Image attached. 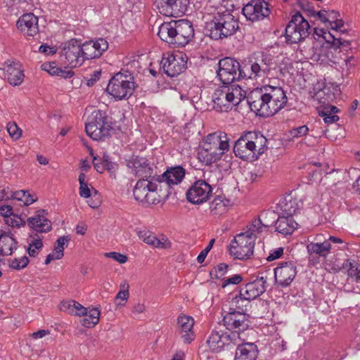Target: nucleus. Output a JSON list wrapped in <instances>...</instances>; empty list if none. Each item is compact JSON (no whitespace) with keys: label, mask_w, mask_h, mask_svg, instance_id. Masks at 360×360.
<instances>
[{"label":"nucleus","mask_w":360,"mask_h":360,"mask_svg":"<svg viewBox=\"0 0 360 360\" xmlns=\"http://www.w3.org/2000/svg\"><path fill=\"white\" fill-rule=\"evenodd\" d=\"M267 140L260 132L248 131L235 143L236 156L245 160L253 161L266 149Z\"/></svg>","instance_id":"obj_1"},{"label":"nucleus","mask_w":360,"mask_h":360,"mask_svg":"<svg viewBox=\"0 0 360 360\" xmlns=\"http://www.w3.org/2000/svg\"><path fill=\"white\" fill-rule=\"evenodd\" d=\"M239 28L238 21L229 11L217 13L206 23L205 32L212 39L218 40L233 35Z\"/></svg>","instance_id":"obj_2"},{"label":"nucleus","mask_w":360,"mask_h":360,"mask_svg":"<svg viewBox=\"0 0 360 360\" xmlns=\"http://www.w3.org/2000/svg\"><path fill=\"white\" fill-rule=\"evenodd\" d=\"M245 97V91L238 84L224 86L221 89H217L212 96L213 108L219 112H228Z\"/></svg>","instance_id":"obj_3"},{"label":"nucleus","mask_w":360,"mask_h":360,"mask_svg":"<svg viewBox=\"0 0 360 360\" xmlns=\"http://www.w3.org/2000/svg\"><path fill=\"white\" fill-rule=\"evenodd\" d=\"M229 148V144L225 134L221 136L217 133L210 134L207 136L202 148L198 152V158L210 165L219 160Z\"/></svg>","instance_id":"obj_4"},{"label":"nucleus","mask_w":360,"mask_h":360,"mask_svg":"<svg viewBox=\"0 0 360 360\" xmlns=\"http://www.w3.org/2000/svg\"><path fill=\"white\" fill-rule=\"evenodd\" d=\"M136 86L134 78L130 72H120L110 79L106 91L115 99L124 100L133 94Z\"/></svg>","instance_id":"obj_5"},{"label":"nucleus","mask_w":360,"mask_h":360,"mask_svg":"<svg viewBox=\"0 0 360 360\" xmlns=\"http://www.w3.org/2000/svg\"><path fill=\"white\" fill-rule=\"evenodd\" d=\"M87 135L93 140L100 141L110 135L112 131L110 118L105 112L94 110L85 125Z\"/></svg>","instance_id":"obj_6"},{"label":"nucleus","mask_w":360,"mask_h":360,"mask_svg":"<svg viewBox=\"0 0 360 360\" xmlns=\"http://www.w3.org/2000/svg\"><path fill=\"white\" fill-rule=\"evenodd\" d=\"M310 26L303 16L297 13L285 27V37L288 44H296L304 40L309 35Z\"/></svg>","instance_id":"obj_7"},{"label":"nucleus","mask_w":360,"mask_h":360,"mask_svg":"<svg viewBox=\"0 0 360 360\" xmlns=\"http://www.w3.org/2000/svg\"><path fill=\"white\" fill-rule=\"evenodd\" d=\"M158 186L149 179H139L134 188V198L143 205H156L161 200Z\"/></svg>","instance_id":"obj_8"},{"label":"nucleus","mask_w":360,"mask_h":360,"mask_svg":"<svg viewBox=\"0 0 360 360\" xmlns=\"http://www.w3.org/2000/svg\"><path fill=\"white\" fill-rule=\"evenodd\" d=\"M255 237L245 233L238 234L231 241L229 248L230 255L235 259L243 260L249 259L254 252Z\"/></svg>","instance_id":"obj_9"},{"label":"nucleus","mask_w":360,"mask_h":360,"mask_svg":"<svg viewBox=\"0 0 360 360\" xmlns=\"http://www.w3.org/2000/svg\"><path fill=\"white\" fill-rule=\"evenodd\" d=\"M240 63L235 58L226 57L219 60L217 77L224 85H232L233 83L241 79L239 77Z\"/></svg>","instance_id":"obj_10"},{"label":"nucleus","mask_w":360,"mask_h":360,"mask_svg":"<svg viewBox=\"0 0 360 360\" xmlns=\"http://www.w3.org/2000/svg\"><path fill=\"white\" fill-rule=\"evenodd\" d=\"M219 327L215 328L211 333L207 343L214 352H220L225 346L236 345L238 344L240 337L239 334L235 332L224 331L219 323Z\"/></svg>","instance_id":"obj_11"},{"label":"nucleus","mask_w":360,"mask_h":360,"mask_svg":"<svg viewBox=\"0 0 360 360\" xmlns=\"http://www.w3.org/2000/svg\"><path fill=\"white\" fill-rule=\"evenodd\" d=\"M61 56L64 57V63L70 68L81 66L83 63L82 44L72 39L63 44Z\"/></svg>","instance_id":"obj_12"},{"label":"nucleus","mask_w":360,"mask_h":360,"mask_svg":"<svg viewBox=\"0 0 360 360\" xmlns=\"http://www.w3.org/2000/svg\"><path fill=\"white\" fill-rule=\"evenodd\" d=\"M247 101L252 111L257 115L266 117H269L268 108V100L266 86L257 88L251 91L247 96Z\"/></svg>","instance_id":"obj_13"},{"label":"nucleus","mask_w":360,"mask_h":360,"mask_svg":"<svg viewBox=\"0 0 360 360\" xmlns=\"http://www.w3.org/2000/svg\"><path fill=\"white\" fill-rule=\"evenodd\" d=\"M187 60L181 53L178 54H163L161 62L160 69L169 77H174L186 68Z\"/></svg>","instance_id":"obj_14"},{"label":"nucleus","mask_w":360,"mask_h":360,"mask_svg":"<svg viewBox=\"0 0 360 360\" xmlns=\"http://www.w3.org/2000/svg\"><path fill=\"white\" fill-rule=\"evenodd\" d=\"M224 326L230 332L240 335L250 326V316L242 311H228L223 318Z\"/></svg>","instance_id":"obj_15"},{"label":"nucleus","mask_w":360,"mask_h":360,"mask_svg":"<svg viewBox=\"0 0 360 360\" xmlns=\"http://www.w3.org/2000/svg\"><path fill=\"white\" fill-rule=\"evenodd\" d=\"M330 37L333 38V44L330 47L322 48L319 53L314 55V60L319 62L320 64H340V61L335 54L340 53L338 49L341 46H347L349 42L347 41H342L340 39H336L335 36L330 34Z\"/></svg>","instance_id":"obj_16"},{"label":"nucleus","mask_w":360,"mask_h":360,"mask_svg":"<svg viewBox=\"0 0 360 360\" xmlns=\"http://www.w3.org/2000/svg\"><path fill=\"white\" fill-rule=\"evenodd\" d=\"M212 192L211 186L204 180L194 182L186 191L187 200L195 205L206 202Z\"/></svg>","instance_id":"obj_17"},{"label":"nucleus","mask_w":360,"mask_h":360,"mask_svg":"<svg viewBox=\"0 0 360 360\" xmlns=\"http://www.w3.org/2000/svg\"><path fill=\"white\" fill-rule=\"evenodd\" d=\"M269 116H272L283 108L288 101L283 89L280 86L266 85Z\"/></svg>","instance_id":"obj_18"},{"label":"nucleus","mask_w":360,"mask_h":360,"mask_svg":"<svg viewBox=\"0 0 360 360\" xmlns=\"http://www.w3.org/2000/svg\"><path fill=\"white\" fill-rule=\"evenodd\" d=\"M243 14L252 22L263 20L269 16V4L264 0H251L243 8Z\"/></svg>","instance_id":"obj_19"},{"label":"nucleus","mask_w":360,"mask_h":360,"mask_svg":"<svg viewBox=\"0 0 360 360\" xmlns=\"http://www.w3.org/2000/svg\"><path fill=\"white\" fill-rule=\"evenodd\" d=\"M275 282L281 287H287L294 280L297 274V266L294 262L288 261L280 263L274 269Z\"/></svg>","instance_id":"obj_20"},{"label":"nucleus","mask_w":360,"mask_h":360,"mask_svg":"<svg viewBox=\"0 0 360 360\" xmlns=\"http://www.w3.org/2000/svg\"><path fill=\"white\" fill-rule=\"evenodd\" d=\"M176 34L174 38L176 47L186 46L194 37V29L192 24L186 20L176 21Z\"/></svg>","instance_id":"obj_21"},{"label":"nucleus","mask_w":360,"mask_h":360,"mask_svg":"<svg viewBox=\"0 0 360 360\" xmlns=\"http://www.w3.org/2000/svg\"><path fill=\"white\" fill-rule=\"evenodd\" d=\"M83 61L99 58L108 48V41L103 38L89 41L82 44Z\"/></svg>","instance_id":"obj_22"},{"label":"nucleus","mask_w":360,"mask_h":360,"mask_svg":"<svg viewBox=\"0 0 360 360\" xmlns=\"http://www.w3.org/2000/svg\"><path fill=\"white\" fill-rule=\"evenodd\" d=\"M128 166L131 169V173L141 179H149L153 176V168L145 158H133L129 162Z\"/></svg>","instance_id":"obj_23"},{"label":"nucleus","mask_w":360,"mask_h":360,"mask_svg":"<svg viewBox=\"0 0 360 360\" xmlns=\"http://www.w3.org/2000/svg\"><path fill=\"white\" fill-rule=\"evenodd\" d=\"M185 176V169L177 166L167 169L161 176H159L158 181L160 184V187L166 186L170 188L174 185L181 183Z\"/></svg>","instance_id":"obj_24"},{"label":"nucleus","mask_w":360,"mask_h":360,"mask_svg":"<svg viewBox=\"0 0 360 360\" xmlns=\"http://www.w3.org/2000/svg\"><path fill=\"white\" fill-rule=\"evenodd\" d=\"M47 213L44 210L36 212L33 217L27 219L28 226L37 233H47L52 229L51 222L46 217Z\"/></svg>","instance_id":"obj_25"},{"label":"nucleus","mask_w":360,"mask_h":360,"mask_svg":"<svg viewBox=\"0 0 360 360\" xmlns=\"http://www.w3.org/2000/svg\"><path fill=\"white\" fill-rule=\"evenodd\" d=\"M4 67V76L10 84L20 85L24 79V73L21 65L16 62H5Z\"/></svg>","instance_id":"obj_26"},{"label":"nucleus","mask_w":360,"mask_h":360,"mask_svg":"<svg viewBox=\"0 0 360 360\" xmlns=\"http://www.w3.org/2000/svg\"><path fill=\"white\" fill-rule=\"evenodd\" d=\"M17 27L29 36H34L39 32L38 18L33 13L22 15L17 21Z\"/></svg>","instance_id":"obj_27"},{"label":"nucleus","mask_w":360,"mask_h":360,"mask_svg":"<svg viewBox=\"0 0 360 360\" xmlns=\"http://www.w3.org/2000/svg\"><path fill=\"white\" fill-rule=\"evenodd\" d=\"M179 333L185 343H191L195 338V333L193 331L194 320L191 316L185 315L179 316L178 318Z\"/></svg>","instance_id":"obj_28"},{"label":"nucleus","mask_w":360,"mask_h":360,"mask_svg":"<svg viewBox=\"0 0 360 360\" xmlns=\"http://www.w3.org/2000/svg\"><path fill=\"white\" fill-rule=\"evenodd\" d=\"M258 355L257 346L247 342L238 345L235 354V360H256Z\"/></svg>","instance_id":"obj_29"},{"label":"nucleus","mask_w":360,"mask_h":360,"mask_svg":"<svg viewBox=\"0 0 360 360\" xmlns=\"http://www.w3.org/2000/svg\"><path fill=\"white\" fill-rule=\"evenodd\" d=\"M276 231L283 235L291 234L296 229L298 224L292 217L281 215L277 218L275 224Z\"/></svg>","instance_id":"obj_30"},{"label":"nucleus","mask_w":360,"mask_h":360,"mask_svg":"<svg viewBox=\"0 0 360 360\" xmlns=\"http://www.w3.org/2000/svg\"><path fill=\"white\" fill-rule=\"evenodd\" d=\"M240 69L239 77H241V79L248 78L252 79L260 77L259 72V70H260L259 65L255 60L243 61Z\"/></svg>","instance_id":"obj_31"},{"label":"nucleus","mask_w":360,"mask_h":360,"mask_svg":"<svg viewBox=\"0 0 360 360\" xmlns=\"http://www.w3.org/2000/svg\"><path fill=\"white\" fill-rule=\"evenodd\" d=\"M176 32V21L164 22L159 27L158 35L162 41L174 46Z\"/></svg>","instance_id":"obj_32"},{"label":"nucleus","mask_w":360,"mask_h":360,"mask_svg":"<svg viewBox=\"0 0 360 360\" xmlns=\"http://www.w3.org/2000/svg\"><path fill=\"white\" fill-rule=\"evenodd\" d=\"M302 202L297 198H293L292 196L285 197L284 200L280 204L282 214L292 217L297 211L302 207Z\"/></svg>","instance_id":"obj_33"},{"label":"nucleus","mask_w":360,"mask_h":360,"mask_svg":"<svg viewBox=\"0 0 360 360\" xmlns=\"http://www.w3.org/2000/svg\"><path fill=\"white\" fill-rule=\"evenodd\" d=\"M230 207L229 200L217 196L210 204V214L214 217H219L226 213Z\"/></svg>","instance_id":"obj_34"},{"label":"nucleus","mask_w":360,"mask_h":360,"mask_svg":"<svg viewBox=\"0 0 360 360\" xmlns=\"http://www.w3.org/2000/svg\"><path fill=\"white\" fill-rule=\"evenodd\" d=\"M17 249V241L7 233L0 235V252L1 255H11Z\"/></svg>","instance_id":"obj_35"},{"label":"nucleus","mask_w":360,"mask_h":360,"mask_svg":"<svg viewBox=\"0 0 360 360\" xmlns=\"http://www.w3.org/2000/svg\"><path fill=\"white\" fill-rule=\"evenodd\" d=\"M331 244L329 241L323 243H310L307 245V252L310 257L314 255L319 257H326L331 250Z\"/></svg>","instance_id":"obj_36"},{"label":"nucleus","mask_w":360,"mask_h":360,"mask_svg":"<svg viewBox=\"0 0 360 360\" xmlns=\"http://www.w3.org/2000/svg\"><path fill=\"white\" fill-rule=\"evenodd\" d=\"M239 292L250 302L264 293L263 288L260 287L259 284L255 283L253 281L246 284Z\"/></svg>","instance_id":"obj_37"},{"label":"nucleus","mask_w":360,"mask_h":360,"mask_svg":"<svg viewBox=\"0 0 360 360\" xmlns=\"http://www.w3.org/2000/svg\"><path fill=\"white\" fill-rule=\"evenodd\" d=\"M250 307V301L246 300L243 296L240 295L239 292L235 297H233L229 301V311H238L246 313L248 308Z\"/></svg>","instance_id":"obj_38"},{"label":"nucleus","mask_w":360,"mask_h":360,"mask_svg":"<svg viewBox=\"0 0 360 360\" xmlns=\"http://www.w3.org/2000/svg\"><path fill=\"white\" fill-rule=\"evenodd\" d=\"M274 224V221L272 223H264L259 217L258 219H255L252 224L248 226V230L244 233L246 235L250 236H254L255 240L257 238V234H259L263 231V229H266Z\"/></svg>","instance_id":"obj_39"},{"label":"nucleus","mask_w":360,"mask_h":360,"mask_svg":"<svg viewBox=\"0 0 360 360\" xmlns=\"http://www.w3.org/2000/svg\"><path fill=\"white\" fill-rule=\"evenodd\" d=\"M100 311L98 308L87 310V316L81 320L82 325L86 328L94 327L99 322Z\"/></svg>","instance_id":"obj_40"},{"label":"nucleus","mask_w":360,"mask_h":360,"mask_svg":"<svg viewBox=\"0 0 360 360\" xmlns=\"http://www.w3.org/2000/svg\"><path fill=\"white\" fill-rule=\"evenodd\" d=\"M172 5L171 11V17H181L187 11L189 0H172Z\"/></svg>","instance_id":"obj_41"},{"label":"nucleus","mask_w":360,"mask_h":360,"mask_svg":"<svg viewBox=\"0 0 360 360\" xmlns=\"http://www.w3.org/2000/svg\"><path fill=\"white\" fill-rule=\"evenodd\" d=\"M343 268H348L349 277L354 278L356 282L360 281V263L347 259L343 263Z\"/></svg>","instance_id":"obj_42"},{"label":"nucleus","mask_w":360,"mask_h":360,"mask_svg":"<svg viewBox=\"0 0 360 360\" xmlns=\"http://www.w3.org/2000/svg\"><path fill=\"white\" fill-rule=\"evenodd\" d=\"M154 5L160 14L171 17L172 0H155Z\"/></svg>","instance_id":"obj_43"},{"label":"nucleus","mask_w":360,"mask_h":360,"mask_svg":"<svg viewBox=\"0 0 360 360\" xmlns=\"http://www.w3.org/2000/svg\"><path fill=\"white\" fill-rule=\"evenodd\" d=\"M70 240V238L68 236H64L58 238L54 246L53 252L56 254V259H60L64 255L65 245Z\"/></svg>","instance_id":"obj_44"},{"label":"nucleus","mask_w":360,"mask_h":360,"mask_svg":"<svg viewBox=\"0 0 360 360\" xmlns=\"http://www.w3.org/2000/svg\"><path fill=\"white\" fill-rule=\"evenodd\" d=\"M11 198L19 201L23 202L24 205H29L32 204L37 200V198H34V195L28 193L25 191H18L11 195Z\"/></svg>","instance_id":"obj_45"},{"label":"nucleus","mask_w":360,"mask_h":360,"mask_svg":"<svg viewBox=\"0 0 360 360\" xmlns=\"http://www.w3.org/2000/svg\"><path fill=\"white\" fill-rule=\"evenodd\" d=\"M35 236L36 238L34 237L30 242L27 249L30 257H36L43 247L42 239L37 234H35Z\"/></svg>","instance_id":"obj_46"},{"label":"nucleus","mask_w":360,"mask_h":360,"mask_svg":"<svg viewBox=\"0 0 360 360\" xmlns=\"http://www.w3.org/2000/svg\"><path fill=\"white\" fill-rule=\"evenodd\" d=\"M86 175L83 173H81L79 175V195L84 198H88L91 195L90 189L88 187V184L86 181Z\"/></svg>","instance_id":"obj_47"},{"label":"nucleus","mask_w":360,"mask_h":360,"mask_svg":"<svg viewBox=\"0 0 360 360\" xmlns=\"http://www.w3.org/2000/svg\"><path fill=\"white\" fill-rule=\"evenodd\" d=\"M271 273L270 271H266L264 272H259L257 278L253 281L255 283L259 284L260 287L263 288V292L266 290L269 286L268 280L271 277Z\"/></svg>","instance_id":"obj_48"},{"label":"nucleus","mask_w":360,"mask_h":360,"mask_svg":"<svg viewBox=\"0 0 360 360\" xmlns=\"http://www.w3.org/2000/svg\"><path fill=\"white\" fill-rule=\"evenodd\" d=\"M101 164L103 167L110 173L114 174L118 169V165L116 162H112L108 155L104 153L102 158L100 160Z\"/></svg>","instance_id":"obj_49"},{"label":"nucleus","mask_w":360,"mask_h":360,"mask_svg":"<svg viewBox=\"0 0 360 360\" xmlns=\"http://www.w3.org/2000/svg\"><path fill=\"white\" fill-rule=\"evenodd\" d=\"M29 261L28 257L26 256L15 258L10 262L9 266L15 270H20L27 266Z\"/></svg>","instance_id":"obj_50"},{"label":"nucleus","mask_w":360,"mask_h":360,"mask_svg":"<svg viewBox=\"0 0 360 360\" xmlns=\"http://www.w3.org/2000/svg\"><path fill=\"white\" fill-rule=\"evenodd\" d=\"M316 15L318 18L323 22H329L331 27V29L338 31L340 30V28L343 26L342 22L341 20L336 21H330L328 18L326 16V14L322 11L316 12Z\"/></svg>","instance_id":"obj_51"},{"label":"nucleus","mask_w":360,"mask_h":360,"mask_svg":"<svg viewBox=\"0 0 360 360\" xmlns=\"http://www.w3.org/2000/svg\"><path fill=\"white\" fill-rule=\"evenodd\" d=\"M5 223L10 226L20 228L25 225V221L18 214L12 215L7 219H5Z\"/></svg>","instance_id":"obj_52"},{"label":"nucleus","mask_w":360,"mask_h":360,"mask_svg":"<svg viewBox=\"0 0 360 360\" xmlns=\"http://www.w3.org/2000/svg\"><path fill=\"white\" fill-rule=\"evenodd\" d=\"M76 302H77L75 300L63 301L59 305V309L72 315L74 314V311H75V305H76Z\"/></svg>","instance_id":"obj_53"},{"label":"nucleus","mask_w":360,"mask_h":360,"mask_svg":"<svg viewBox=\"0 0 360 360\" xmlns=\"http://www.w3.org/2000/svg\"><path fill=\"white\" fill-rule=\"evenodd\" d=\"M7 131L9 135L14 139H18L21 136V129L15 122L7 124Z\"/></svg>","instance_id":"obj_54"},{"label":"nucleus","mask_w":360,"mask_h":360,"mask_svg":"<svg viewBox=\"0 0 360 360\" xmlns=\"http://www.w3.org/2000/svg\"><path fill=\"white\" fill-rule=\"evenodd\" d=\"M229 266L224 263H221L210 271V275L214 276L216 278H221L226 272Z\"/></svg>","instance_id":"obj_55"},{"label":"nucleus","mask_w":360,"mask_h":360,"mask_svg":"<svg viewBox=\"0 0 360 360\" xmlns=\"http://www.w3.org/2000/svg\"><path fill=\"white\" fill-rule=\"evenodd\" d=\"M325 269L330 274H336L339 272L343 268V264L340 265L336 262H332L330 260H327L325 262Z\"/></svg>","instance_id":"obj_56"},{"label":"nucleus","mask_w":360,"mask_h":360,"mask_svg":"<svg viewBox=\"0 0 360 360\" xmlns=\"http://www.w3.org/2000/svg\"><path fill=\"white\" fill-rule=\"evenodd\" d=\"M105 257L112 258L120 264H124L127 261V257L125 255L117 252H110L105 253Z\"/></svg>","instance_id":"obj_57"},{"label":"nucleus","mask_w":360,"mask_h":360,"mask_svg":"<svg viewBox=\"0 0 360 360\" xmlns=\"http://www.w3.org/2000/svg\"><path fill=\"white\" fill-rule=\"evenodd\" d=\"M0 215L4 217V220L13 215V207L8 205H0Z\"/></svg>","instance_id":"obj_58"},{"label":"nucleus","mask_w":360,"mask_h":360,"mask_svg":"<svg viewBox=\"0 0 360 360\" xmlns=\"http://www.w3.org/2000/svg\"><path fill=\"white\" fill-rule=\"evenodd\" d=\"M340 110L335 105H328L324 106L323 110L319 112L320 116L336 115Z\"/></svg>","instance_id":"obj_59"},{"label":"nucleus","mask_w":360,"mask_h":360,"mask_svg":"<svg viewBox=\"0 0 360 360\" xmlns=\"http://www.w3.org/2000/svg\"><path fill=\"white\" fill-rule=\"evenodd\" d=\"M309 131V128L306 125H302L291 130L290 134L293 137H300L306 135Z\"/></svg>","instance_id":"obj_60"},{"label":"nucleus","mask_w":360,"mask_h":360,"mask_svg":"<svg viewBox=\"0 0 360 360\" xmlns=\"http://www.w3.org/2000/svg\"><path fill=\"white\" fill-rule=\"evenodd\" d=\"M255 61L257 62L258 65H259L260 70H259V72L260 77H264L266 76L270 72V70L274 68L272 65H266L258 59H256Z\"/></svg>","instance_id":"obj_61"},{"label":"nucleus","mask_w":360,"mask_h":360,"mask_svg":"<svg viewBox=\"0 0 360 360\" xmlns=\"http://www.w3.org/2000/svg\"><path fill=\"white\" fill-rule=\"evenodd\" d=\"M44 69L51 75H58V72H61V68L55 65V63H44Z\"/></svg>","instance_id":"obj_62"},{"label":"nucleus","mask_w":360,"mask_h":360,"mask_svg":"<svg viewBox=\"0 0 360 360\" xmlns=\"http://www.w3.org/2000/svg\"><path fill=\"white\" fill-rule=\"evenodd\" d=\"M242 281V277L239 274L233 275L231 277L226 278L222 283V288H225L229 284H238Z\"/></svg>","instance_id":"obj_63"},{"label":"nucleus","mask_w":360,"mask_h":360,"mask_svg":"<svg viewBox=\"0 0 360 360\" xmlns=\"http://www.w3.org/2000/svg\"><path fill=\"white\" fill-rule=\"evenodd\" d=\"M283 254V248H278L274 250H272L269 255L267 257L266 260L269 262L274 261L276 259L280 258Z\"/></svg>","instance_id":"obj_64"}]
</instances>
